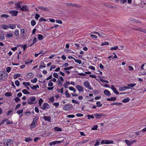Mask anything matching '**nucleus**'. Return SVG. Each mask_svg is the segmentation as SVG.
<instances>
[{
    "mask_svg": "<svg viewBox=\"0 0 146 146\" xmlns=\"http://www.w3.org/2000/svg\"><path fill=\"white\" fill-rule=\"evenodd\" d=\"M8 77V74L3 71H0V80L2 81H5Z\"/></svg>",
    "mask_w": 146,
    "mask_h": 146,
    "instance_id": "obj_1",
    "label": "nucleus"
},
{
    "mask_svg": "<svg viewBox=\"0 0 146 146\" xmlns=\"http://www.w3.org/2000/svg\"><path fill=\"white\" fill-rule=\"evenodd\" d=\"M73 108L72 104H67L63 107V109L66 111L69 110Z\"/></svg>",
    "mask_w": 146,
    "mask_h": 146,
    "instance_id": "obj_2",
    "label": "nucleus"
},
{
    "mask_svg": "<svg viewBox=\"0 0 146 146\" xmlns=\"http://www.w3.org/2000/svg\"><path fill=\"white\" fill-rule=\"evenodd\" d=\"M83 84L86 88L90 90H92L93 88L90 85V83L88 81H85L84 82Z\"/></svg>",
    "mask_w": 146,
    "mask_h": 146,
    "instance_id": "obj_3",
    "label": "nucleus"
},
{
    "mask_svg": "<svg viewBox=\"0 0 146 146\" xmlns=\"http://www.w3.org/2000/svg\"><path fill=\"white\" fill-rule=\"evenodd\" d=\"M94 115L96 119H100L101 117L104 116L105 115L102 113H95Z\"/></svg>",
    "mask_w": 146,
    "mask_h": 146,
    "instance_id": "obj_4",
    "label": "nucleus"
},
{
    "mask_svg": "<svg viewBox=\"0 0 146 146\" xmlns=\"http://www.w3.org/2000/svg\"><path fill=\"white\" fill-rule=\"evenodd\" d=\"M9 12V13L11 14L12 16H16L18 13V11H10Z\"/></svg>",
    "mask_w": 146,
    "mask_h": 146,
    "instance_id": "obj_5",
    "label": "nucleus"
},
{
    "mask_svg": "<svg viewBox=\"0 0 146 146\" xmlns=\"http://www.w3.org/2000/svg\"><path fill=\"white\" fill-rule=\"evenodd\" d=\"M20 10L21 11H29L28 7L27 5L22 6V7L20 8Z\"/></svg>",
    "mask_w": 146,
    "mask_h": 146,
    "instance_id": "obj_6",
    "label": "nucleus"
},
{
    "mask_svg": "<svg viewBox=\"0 0 146 146\" xmlns=\"http://www.w3.org/2000/svg\"><path fill=\"white\" fill-rule=\"evenodd\" d=\"M13 143V141L11 139H7L6 145L7 146H10Z\"/></svg>",
    "mask_w": 146,
    "mask_h": 146,
    "instance_id": "obj_7",
    "label": "nucleus"
},
{
    "mask_svg": "<svg viewBox=\"0 0 146 146\" xmlns=\"http://www.w3.org/2000/svg\"><path fill=\"white\" fill-rule=\"evenodd\" d=\"M61 143V141H54L53 142H50L49 143V145L52 146V145H55L56 144H59Z\"/></svg>",
    "mask_w": 146,
    "mask_h": 146,
    "instance_id": "obj_8",
    "label": "nucleus"
},
{
    "mask_svg": "<svg viewBox=\"0 0 146 146\" xmlns=\"http://www.w3.org/2000/svg\"><path fill=\"white\" fill-rule=\"evenodd\" d=\"M40 108L44 110L46 108L47 109L49 108H50V106L47 103H45L43 104L42 106H41V107Z\"/></svg>",
    "mask_w": 146,
    "mask_h": 146,
    "instance_id": "obj_9",
    "label": "nucleus"
},
{
    "mask_svg": "<svg viewBox=\"0 0 146 146\" xmlns=\"http://www.w3.org/2000/svg\"><path fill=\"white\" fill-rule=\"evenodd\" d=\"M66 4L68 6H74L78 7H80V6L76 4L72 3H66Z\"/></svg>",
    "mask_w": 146,
    "mask_h": 146,
    "instance_id": "obj_10",
    "label": "nucleus"
},
{
    "mask_svg": "<svg viewBox=\"0 0 146 146\" xmlns=\"http://www.w3.org/2000/svg\"><path fill=\"white\" fill-rule=\"evenodd\" d=\"M76 88L79 92H82L84 91L83 88L80 85H77Z\"/></svg>",
    "mask_w": 146,
    "mask_h": 146,
    "instance_id": "obj_11",
    "label": "nucleus"
},
{
    "mask_svg": "<svg viewBox=\"0 0 146 146\" xmlns=\"http://www.w3.org/2000/svg\"><path fill=\"white\" fill-rule=\"evenodd\" d=\"M111 88L113 90L114 92L116 94H119V92L117 91L116 89L115 88V86L113 85H112L111 86Z\"/></svg>",
    "mask_w": 146,
    "mask_h": 146,
    "instance_id": "obj_12",
    "label": "nucleus"
},
{
    "mask_svg": "<svg viewBox=\"0 0 146 146\" xmlns=\"http://www.w3.org/2000/svg\"><path fill=\"white\" fill-rule=\"evenodd\" d=\"M129 88H130L129 87L127 86L121 87H119V91H121Z\"/></svg>",
    "mask_w": 146,
    "mask_h": 146,
    "instance_id": "obj_13",
    "label": "nucleus"
},
{
    "mask_svg": "<svg viewBox=\"0 0 146 146\" xmlns=\"http://www.w3.org/2000/svg\"><path fill=\"white\" fill-rule=\"evenodd\" d=\"M38 8L40 10H42L43 11H49L50 10L48 9L47 8L44 7H38Z\"/></svg>",
    "mask_w": 146,
    "mask_h": 146,
    "instance_id": "obj_14",
    "label": "nucleus"
},
{
    "mask_svg": "<svg viewBox=\"0 0 146 146\" xmlns=\"http://www.w3.org/2000/svg\"><path fill=\"white\" fill-rule=\"evenodd\" d=\"M43 118L45 121H47L49 122H51V117H47L46 116H44L43 117Z\"/></svg>",
    "mask_w": 146,
    "mask_h": 146,
    "instance_id": "obj_15",
    "label": "nucleus"
},
{
    "mask_svg": "<svg viewBox=\"0 0 146 146\" xmlns=\"http://www.w3.org/2000/svg\"><path fill=\"white\" fill-rule=\"evenodd\" d=\"M104 94L106 96H110L111 95V93L110 92L107 90H105L104 91Z\"/></svg>",
    "mask_w": 146,
    "mask_h": 146,
    "instance_id": "obj_16",
    "label": "nucleus"
},
{
    "mask_svg": "<svg viewBox=\"0 0 146 146\" xmlns=\"http://www.w3.org/2000/svg\"><path fill=\"white\" fill-rule=\"evenodd\" d=\"M5 36L4 35L3 32L0 31V39L3 40L4 39Z\"/></svg>",
    "mask_w": 146,
    "mask_h": 146,
    "instance_id": "obj_17",
    "label": "nucleus"
},
{
    "mask_svg": "<svg viewBox=\"0 0 146 146\" xmlns=\"http://www.w3.org/2000/svg\"><path fill=\"white\" fill-rule=\"evenodd\" d=\"M125 141L128 146H131L132 145L131 141H128L127 140H125Z\"/></svg>",
    "mask_w": 146,
    "mask_h": 146,
    "instance_id": "obj_18",
    "label": "nucleus"
},
{
    "mask_svg": "<svg viewBox=\"0 0 146 146\" xmlns=\"http://www.w3.org/2000/svg\"><path fill=\"white\" fill-rule=\"evenodd\" d=\"M116 99V98L115 97H112L110 98H108L107 99V100L109 101H114Z\"/></svg>",
    "mask_w": 146,
    "mask_h": 146,
    "instance_id": "obj_19",
    "label": "nucleus"
},
{
    "mask_svg": "<svg viewBox=\"0 0 146 146\" xmlns=\"http://www.w3.org/2000/svg\"><path fill=\"white\" fill-rule=\"evenodd\" d=\"M45 64L44 62H41L39 66V69H41L42 67L45 68Z\"/></svg>",
    "mask_w": 146,
    "mask_h": 146,
    "instance_id": "obj_20",
    "label": "nucleus"
},
{
    "mask_svg": "<svg viewBox=\"0 0 146 146\" xmlns=\"http://www.w3.org/2000/svg\"><path fill=\"white\" fill-rule=\"evenodd\" d=\"M27 77L28 78H33V73H29L27 75Z\"/></svg>",
    "mask_w": 146,
    "mask_h": 146,
    "instance_id": "obj_21",
    "label": "nucleus"
},
{
    "mask_svg": "<svg viewBox=\"0 0 146 146\" xmlns=\"http://www.w3.org/2000/svg\"><path fill=\"white\" fill-rule=\"evenodd\" d=\"M37 117H35L33 121V124H36L37 122Z\"/></svg>",
    "mask_w": 146,
    "mask_h": 146,
    "instance_id": "obj_22",
    "label": "nucleus"
},
{
    "mask_svg": "<svg viewBox=\"0 0 146 146\" xmlns=\"http://www.w3.org/2000/svg\"><path fill=\"white\" fill-rule=\"evenodd\" d=\"M16 25H12L10 24L9 25V27L10 29H13L16 28Z\"/></svg>",
    "mask_w": 146,
    "mask_h": 146,
    "instance_id": "obj_23",
    "label": "nucleus"
},
{
    "mask_svg": "<svg viewBox=\"0 0 146 146\" xmlns=\"http://www.w3.org/2000/svg\"><path fill=\"white\" fill-rule=\"evenodd\" d=\"M54 129L55 131H62L61 129L60 128L58 127H54Z\"/></svg>",
    "mask_w": 146,
    "mask_h": 146,
    "instance_id": "obj_24",
    "label": "nucleus"
},
{
    "mask_svg": "<svg viewBox=\"0 0 146 146\" xmlns=\"http://www.w3.org/2000/svg\"><path fill=\"white\" fill-rule=\"evenodd\" d=\"M88 117L87 119H94V115H87Z\"/></svg>",
    "mask_w": 146,
    "mask_h": 146,
    "instance_id": "obj_25",
    "label": "nucleus"
},
{
    "mask_svg": "<svg viewBox=\"0 0 146 146\" xmlns=\"http://www.w3.org/2000/svg\"><path fill=\"white\" fill-rule=\"evenodd\" d=\"M38 37H37L38 39L39 40H42L43 38V36L40 34L38 35Z\"/></svg>",
    "mask_w": 146,
    "mask_h": 146,
    "instance_id": "obj_26",
    "label": "nucleus"
},
{
    "mask_svg": "<svg viewBox=\"0 0 146 146\" xmlns=\"http://www.w3.org/2000/svg\"><path fill=\"white\" fill-rule=\"evenodd\" d=\"M111 104L112 105H117L119 106L122 105V103L119 102H113Z\"/></svg>",
    "mask_w": 146,
    "mask_h": 146,
    "instance_id": "obj_27",
    "label": "nucleus"
},
{
    "mask_svg": "<svg viewBox=\"0 0 146 146\" xmlns=\"http://www.w3.org/2000/svg\"><path fill=\"white\" fill-rule=\"evenodd\" d=\"M0 16L1 18H7L9 17V15L7 14H3L1 15Z\"/></svg>",
    "mask_w": 146,
    "mask_h": 146,
    "instance_id": "obj_28",
    "label": "nucleus"
},
{
    "mask_svg": "<svg viewBox=\"0 0 146 146\" xmlns=\"http://www.w3.org/2000/svg\"><path fill=\"white\" fill-rule=\"evenodd\" d=\"M130 100V99L129 98H125L122 101V102L123 103H127L129 102Z\"/></svg>",
    "mask_w": 146,
    "mask_h": 146,
    "instance_id": "obj_29",
    "label": "nucleus"
},
{
    "mask_svg": "<svg viewBox=\"0 0 146 146\" xmlns=\"http://www.w3.org/2000/svg\"><path fill=\"white\" fill-rule=\"evenodd\" d=\"M96 104L97 105L96 106L98 108L102 106V104H101L99 101L97 102Z\"/></svg>",
    "mask_w": 146,
    "mask_h": 146,
    "instance_id": "obj_30",
    "label": "nucleus"
},
{
    "mask_svg": "<svg viewBox=\"0 0 146 146\" xmlns=\"http://www.w3.org/2000/svg\"><path fill=\"white\" fill-rule=\"evenodd\" d=\"M22 92L24 94H29V93L28 91L25 89H24L22 91Z\"/></svg>",
    "mask_w": 146,
    "mask_h": 146,
    "instance_id": "obj_31",
    "label": "nucleus"
},
{
    "mask_svg": "<svg viewBox=\"0 0 146 146\" xmlns=\"http://www.w3.org/2000/svg\"><path fill=\"white\" fill-rule=\"evenodd\" d=\"M100 139L96 140V143L94 145V146H97L100 143Z\"/></svg>",
    "mask_w": 146,
    "mask_h": 146,
    "instance_id": "obj_32",
    "label": "nucleus"
},
{
    "mask_svg": "<svg viewBox=\"0 0 146 146\" xmlns=\"http://www.w3.org/2000/svg\"><path fill=\"white\" fill-rule=\"evenodd\" d=\"M69 88L70 90L73 91L74 93L76 92V90L74 88L70 86L69 87Z\"/></svg>",
    "mask_w": 146,
    "mask_h": 146,
    "instance_id": "obj_33",
    "label": "nucleus"
},
{
    "mask_svg": "<svg viewBox=\"0 0 146 146\" xmlns=\"http://www.w3.org/2000/svg\"><path fill=\"white\" fill-rule=\"evenodd\" d=\"M32 140L30 137H26L25 139V141L27 142L31 141Z\"/></svg>",
    "mask_w": 146,
    "mask_h": 146,
    "instance_id": "obj_34",
    "label": "nucleus"
},
{
    "mask_svg": "<svg viewBox=\"0 0 146 146\" xmlns=\"http://www.w3.org/2000/svg\"><path fill=\"white\" fill-rule=\"evenodd\" d=\"M21 76V74H15L14 75V78L16 79L17 78Z\"/></svg>",
    "mask_w": 146,
    "mask_h": 146,
    "instance_id": "obj_35",
    "label": "nucleus"
},
{
    "mask_svg": "<svg viewBox=\"0 0 146 146\" xmlns=\"http://www.w3.org/2000/svg\"><path fill=\"white\" fill-rule=\"evenodd\" d=\"M15 5L16 6V9L19 8L21 7V5L19 3H16L15 4Z\"/></svg>",
    "mask_w": 146,
    "mask_h": 146,
    "instance_id": "obj_36",
    "label": "nucleus"
},
{
    "mask_svg": "<svg viewBox=\"0 0 146 146\" xmlns=\"http://www.w3.org/2000/svg\"><path fill=\"white\" fill-rule=\"evenodd\" d=\"M43 100H42L41 98H40L38 101V104L39 105V106L41 107V104L43 101Z\"/></svg>",
    "mask_w": 146,
    "mask_h": 146,
    "instance_id": "obj_37",
    "label": "nucleus"
},
{
    "mask_svg": "<svg viewBox=\"0 0 146 146\" xmlns=\"http://www.w3.org/2000/svg\"><path fill=\"white\" fill-rule=\"evenodd\" d=\"M23 84L24 85L26 86H29L30 85V84L29 82H23Z\"/></svg>",
    "mask_w": 146,
    "mask_h": 146,
    "instance_id": "obj_38",
    "label": "nucleus"
},
{
    "mask_svg": "<svg viewBox=\"0 0 146 146\" xmlns=\"http://www.w3.org/2000/svg\"><path fill=\"white\" fill-rule=\"evenodd\" d=\"M14 33L17 36H18L19 35V32L18 30H15V31Z\"/></svg>",
    "mask_w": 146,
    "mask_h": 146,
    "instance_id": "obj_39",
    "label": "nucleus"
},
{
    "mask_svg": "<svg viewBox=\"0 0 146 146\" xmlns=\"http://www.w3.org/2000/svg\"><path fill=\"white\" fill-rule=\"evenodd\" d=\"M37 41V38L36 37H35L34 38L33 40V43L32 44H31V45H30L29 46H31L32 45L34 44L35 42H36Z\"/></svg>",
    "mask_w": 146,
    "mask_h": 146,
    "instance_id": "obj_40",
    "label": "nucleus"
},
{
    "mask_svg": "<svg viewBox=\"0 0 146 146\" xmlns=\"http://www.w3.org/2000/svg\"><path fill=\"white\" fill-rule=\"evenodd\" d=\"M30 100L31 101V102H33L35 101L36 98L35 97L32 96L30 98Z\"/></svg>",
    "mask_w": 146,
    "mask_h": 146,
    "instance_id": "obj_41",
    "label": "nucleus"
},
{
    "mask_svg": "<svg viewBox=\"0 0 146 146\" xmlns=\"http://www.w3.org/2000/svg\"><path fill=\"white\" fill-rule=\"evenodd\" d=\"M65 94L66 96L67 97H70L71 95L69 93H68L67 90H66V91L65 92Z\"/></svg>",
    "mask_w": 146,
    "mask_h": 146,
    "instance_id": "obj_42",
    "label": "nucleus"
},
{
    "mask_svg": "<svg viewBox=\"0 0 146 146\" xmlns=\"http://www.w3.org/2000/svg\"><path fill=\"white\" fill-rule=\"evenodd\" d=\"M13 36V34L11 33H10L9 34H7L6 35V36L8 38L12 37Z\"/></svg>",
    "mask_w": 146,
    "mask_h": 146,
    "instance_id": "obj_43",
    "label": "nucleus"
},
{
    "mask_svg": "<svg viewBox=\"0 0 146 146\" xmlns=\"http://www.w3.org/2000/svg\"><path fill=\"white\" fill-rule=\"evenodd\" d=\"M5 96H11V93L10 92H7L5 94Z\"/></svg>",
    "mask_w": 146,
    "mask_h": 146,
    "instance_id": "obj_44",
    "label": "nucleus"
},
{
    "mask_svg": "<svg viewBox=\"0 0 146 146\" xmlns=\"http://www.w3.org/2000/svg\"><path fill=\"white\" fill-rule=\"evenodd\" d=\"M107 144H109L110 143L113 144L114 143V141L113 140H106Z\"/></svg>",
    "mask_w": 146,
    "mask_h": 146,
    "instance_id": "obj_45",
    "label": "nucleus"
},
{
    "mask_svg": "<svg viewBox=\"0 0 146 146\" xmlns=\"http://www.w3.org/2000/svg\"><path fill=\"white\" fill-rule=\"evenodd\" d=\"M88 140H84L83 141L81 142H78L76 143L77 144H82L84 143H85L86 142H87L88 141Z\"/></svg>",
    "mask_w": 146,
    "mask_h": 146,
    "instance_id": "obj_46",
    "label": "nucleus"
},
{
    "mask_svg": "<svg viewBox=\"0 0 146 146\" xmlns=\"http://www.w3.org/2000/svg\"><path fill=\"white\" fill-rule=\"evenodd\" d=\"M37 81V79L36 78H35L31 80V82L33 83H35Z\"/></svg>",
    "mask_w": 146,
    "mask_h": 146,
    "instance_id": "obj_47",
    "label": "nucleus"
},
{
    "mask_svg": "<svg viewBox=\"0 0 146 146\" xmlns=\"http://www.w3.org/2000/svg\"><path fill=\"white\" fill-rule=\"evenodd\" d=\"M2 29H7L9 28V26L6 25H3V26Z\"/></svg>",
    "mask_w": 146,
    "mask_h": 146,
    "instance_id": "obj_48",
    "label": "nucleus"
},
{
    "mask_svg": "<svg viewBox=\"0 0 146 146\" xmlns=\"http://www.w3.org/2000/svg\"><path fill=\"white\" fill-rule=\"evenodd\" d=\"M14 100L16 102H18L20 101L21 99L19 98L16 97L15 98Z\"/></svg>",
    "mask_w": 146,
    "mask_h": 146,
    "instance_id": "obj_49",
    "label": "nucleus"
},
{
    "mask_svg": "<svg viewBox=\"0 0 146 146\" xmlns=\"http://www.w3.org/2000/svg\"><path fill=\"white\" fill-rule=\"evenodd\" d=\"M31 24L32 26H34L36 25V22L34 20H32L31 22Z\"/></svg>",
    "mask_w": 146,
    "mask_h": 146,
    "instance_id": "obj_50",
    "label": "nucleus"
},
{
    "mask_svg": "<svg viewBox=\"0 0 146 146\" xmlns=\"http://www.w3.org/2000/svg\"><path fill=\"white\" fill-rule=\"evenodd\" d=\"M136 85V84H133H133L131 83V84H127V86H129L131 87H133L134 86H135Z\"/></svg>",
    "mask_w": 146,
    "mask_h": 146,
    "instance_id": "obj_51",
    "label": "nucleus"
},
{
    "mask_svg": "<svg viewBox=\"0 0 146 146\" xmlns=\"http://www.w3.org/2000/svg\"><path fill=\"white\" fill-rule=\"evenodd\" d=\"M118 48V47L117 46H115L114 47H112L111 48V50H115Z\"/></svg>",
    "mask_w": 146,
    "mask_h": 146,
    "instance_id": "obj_52",
    "label": "nucleus"
},
{
    "mask_svg": "<svg viewBox=\"0 0 146 146\" xmlns=\"http://www.w3.org/2000/svg\"><path fill=\"white\" fill-rule=\"evenodd\" d=\"M73 68V67L72 66H71L69 67H68L65 68H64V69L65 70H69L71 69H72Z\"/></svg>",
    "mask_w": 146,
    "mask_h": 146,
    "instance_id": "obj_53",
    "label": "nucleus"
},
{
    "mask_svg": "<svg viewBox=\"0 0 146 146\" xmlns=\"http://www.w3.org/2000/svg\"><path fill=\"white\" fill-rule=\"evenodd\" d=\"M25 33V30L23 29H22L21 31V35H23Z\"/></svg>",
    "mask_w": 146,
    "mask_h": 146,
    "instance_id": "obj_54",
    "label": "nucleus"
},
{
    "mask_svg": "<svg viewBox=\"0 0 146 146\" xmlns=\"http://www.w3.org/2000/svg\"><path fill=\"white\" fill-rule=\"evenodd\" d=\"M53 76L56 78H57L58 77V76L57 74L56 73H54L53 74Z\"/></svg>",
    "mask_w": 146,
    "mask_h": 146,
    "instance_id": "obj_55",
    "label": "nucleus"
},
{
    "mask_svg": "<svg viewBox=\"0 0 146 146\" xmlns=\"http://www.w3.org/2000/svg\"><path fill=\"white\" fill-rule=\"evenodd\" d=\"M53 85V83L51 82V80L49 81L48 86H52Z\"/></svg>",
    "mask_w": 146,
    "mask_h": 146,
    "instance_id": "obj_56",
    "label": "nucleus"
},
{
    "mask_svg": "<svg viewBox=\"0 0 146 146\" xmlns=\"http://www.w3.org/2000/svg\"><path fill=\"white\" fill-rule=\"evenodd\" d=\"M11 70V68L9 67H7L6 69V71L7 72H10Z\"/></svg>",
    "mask_w": 146,
    "mask_h": 146,
    "instance_id": "obj_57",
    "label": "nucleus"
},
{
    "mask_svg": "<svg viewBox=\"0 0 146 146\" xmlns=\"http://www.w3.org/2000/svg\"><path fill=\"white\" fill-rule=\"evenodd\" d=\"M15 85L17 86H19L20 85V83L18 80H17L15 82Z\"/></svg>",
    "mask_w": 146,
    "mask_h": 146,
    "instance_id": "obj_58",
    "label": "nucleus"
},
{
    "mask_svg": "<svg viewBox=\"0 0 146 146\" xmlns=\"http://www.w3.org/2000/svg\"><path fill=\"white\" fill-rule=\"evenodd\" d=\"M23 109H21V110H18L17 111V113L19 114H21V113H22L23 112Z\"/></svg>",
    "mask_w": 146,
    "mask_h": 146,
    "instance_id": "obj_59",
    "label": "nucleus"
},
{
    "mask_svg": "<svg viewBox=\"0 0 146 146\" xmlns=\"http://www.w3.org/2000/svg\"><path fill=\"white\" fill-rule=\"evenodd\" d=\"M56 23H59L60 24H62V21L61 20H56Z\"/></svg>",
    "mask_w": 146,
    "mask_h": 146,
    "instance_id": "obj_60",
    "label": "nucleus"
},
{
    "mask_svg": "<svg viewBox=\"0 0 146 146\" xmlns=\"http://www.w3.org/2000/svg\"><path fill=\"white\" fill-rule=\"evenodd\" d=\"M39 21L40 22L41 21H46V20L45 19H44L43 17H41L39 19Z\"/></svg>",
    "mask_w": 146,
    "mask_h": 146,
    "instance_id": "obj_61",
    "label": "nucleus"
},
{
    "mask_svg": "<svg viewBox=\"0 0 146 146\" xmlns=\"http://www.w3.org/2000/svg\"><path fill=\"white\" fill-rule=\"evenodd\" d=\"M109 44V42H105L104 43H102L101 44V45L102 46H103L104 45H108Z\"/></svg>",
    "mask_w": 146,
    "mask_h": 146,
    "instance_id": "obj_62",
    "label": "nucleus"
},
{
    "mask_svg": "<svg viewBox=\"0 0 146 146\" xmlns=\"http://www.w3.org/2000/svg\"><path fill=\"white\" fill-rule=\"evenodd\" d=\"M75 62L76 63H78V64H81L82 62V61L81 60L79 59H77L76 60H75Z\"/></svg>",
    "mask_w": 146,
    "mask_h": 146,
    "instance_id": "obj_63",
    "label": "nucleus"
},
{
    "mask_svg": "<svg viewBox=\"0 0 146 146\" xmlns=\"http://www.w3.org/2000/svg\"><path fill=\"white\" fill-rule=\"evenodd\" d=\"M67 117L70 118H74L75 117V115H67Z\"/></svg>",
    "mask_w": 146,
    "mask_h": 146,
    "instance_id": "obj_64",
    "label": "nucleus"
}]
</instances>
